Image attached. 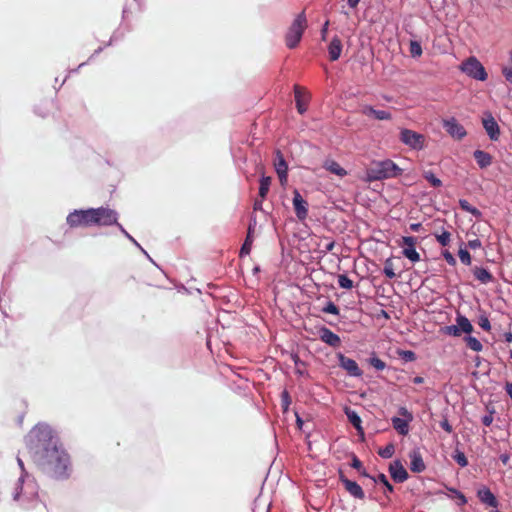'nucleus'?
Here are the masks:
<instances>
[{
    "mask_svg": "<svg viewBox=\"0 0 512 512\" xmlns=\"http://www.w3.org/2000/svg\"><path fill=\"white\" fill-rule=\"evenodd\" d=\"M28 453L37 467L54 478L67 476L69 455L47 426H35L25 438Z\"/></svg>",
    "mask_w": 512,
    "mask_h": 512,
    "instance_id": "nucleus-1",
    "label": "nucleus"
},
{
    "mask_svg": "<svg viewBox=\"0 0 512 512\" xmlns=\"http://www.w3.org/2000/svg\"><path fill=\"white\" fill-rule=\"evenodd\" d=\"M402 169L390 159L372 163L366 171L367 181H378L396 178L402 174Z\"/></svg>",
    "mask_w": 512,
    "mask_h": 512,
    "instance_id": "nucleus-2",
    "label": "nucleus"
},
{
    "mask_svg": "<svg viewBox=\"0 0 512 512\" xmlns=\"http://www.w3.org/2000/svg\"><path fill=\"white\" fill-rule=\"evenodd\" d=\"M307 27L308 21L305 10H303L295 17L285 34V44L289 49L298 46Z\"/></svg>",
    "mask_w": 512,
    "mask_h": 512,
    "instance_id": "nucleus-3",
    "label": "nucleus"
},
{
    "mask_svg": "<svg viewBox=\"0 0 512 512\" xmlns=\"http://www.w3.org/2000/svg\"><path fill=\"white\" fill-rule=\"evenodd\" d=\"M460 70L469 77L479 81H485L488 78V74L484 66L474 56H471L463 61L460 65Z\"/></svg>",
    "mask_w": 512,
    "mask_h": 512,
    "instance_id": "nucleus-4",
    "label": "nucleus"
},
{
    "mask_svg": "<svg viewBox=\"0 0 512 512\" xmlns=\"http://www.w3.org/2000/svg\"><path fill=\"white\" fill-rule=\"evenodd\" d=\"M92 209L74 210L69 213L66 222L71 228L95 226Z\"/></svg>",
    "mask_w": 512,
    "mask_h": 512,
    "instance_id": "nucleus-5",
    "label": "nucleus"
},
{
    "mask_svg": "<svg viewBox=\"0 0 512 512\" xmlns=\"http://www.w3.org/2000/svg\"><path fill=\"white\" fill-rule=\"evenodd\" d=\"M95 226H110L117 223V212L108 207L91 208Z\"/></svg>",
    "mask_w": 512,
    "mask_h": 512,
    "instance_id": "nucleus-6",
    "label": "nucleus"
},
{
    "mask_svg": "<svg viewBox=\"0 0 512 512\" xmlns=\"http://www.w3.org/2000/svg\"><path fill=\"white\" fill-rule=\"evenodd\" d=\"M418 241L414 236H403L398 241V246L402 248V254L412 263L419 262L421 260L420 254L416 250Z\"/></svg>",
    "mask_w": 512,
    "mask_h": 512,
    "instance_id": "nucleus-7",
    "label": "nucleus"
},
{
    "mask_svg": "<svg viewBox=\"0 0 512 512\" xmlns=\"http://www.w3.org/2000/svg\"><path fill=\"white\" fill-rule=\"evenodd\" d=\"M400 141L411 149L421 150L424 148L425 137L416 131L405 128L400 132Z\"/></svg>",
    "mask_w": 512,
    "mask_h": 512,
    "instance_id": "nucleus-8",
    "label": "nucleus"
},
{
    "mask_svg": "<svg viewBox=\"0 0 512 512\" xmlns=\"http://www.w3.org/2000/svg\"><path fill=\"white\" fill-rule=\"evenodd\" d=\"M398 413L404 417V419L393 417L391 419L392 426L400 435L405 436L409 432V422L413 420V415L406 407H400Z\"/></svg>",
    "mask_w": 512,
    "mask_h": 512,
    "instance_id": "nucleus-9",
    "label": "nucleus"
},
{
    "mask_svg": "<svg viewBox=\"0 0 512 512\" xmlns=\"http://www.w3.org/2000/svg\"><path fill=\"white\" fill-rule=\"evenodd\" d=\"M443 127L446 132L454 139H463L467 132L463 125H461L455 118L447 119L443 121Z\"/></svg>",
    "mask_w": 512,
    "mask_h": 512,
    "instance_id": "nucleus-10",
    "label": "nucleus"
},
{
    "mask_svg": "<svg viewBox=\"0 0 512 512\" xmlns=\"http://www.w3.org/2000/svg\"><path fill=\"white\" fill-rule=\"evenodd\" d=\"M293 207L299 220L306 219L308 215V203L303 199L298 190L293 191Z\"/></svg>",
    "mask_w": 512,
    "mask_h": 512,
    "instance_id": "nucleus-11",
    "label": "nucleus"
},
{
    "mask_svg": "<svg viewBox=\"0 0 512 512\" xmlns=\"http://www.w3.org/2000/svg\"><path fill=\"white\" fill-rule=\"evenodd\" d=\"M339 479L344 485L345 489L355 498L363 500L365 498L362 487L355 481L349 480L345 477L342 471L339 472Z\"/></svg>",
    "mask_w": 512,
    "mask_h": 512,
    "instance_id": "nucleus-12",
    "label": "nucleus"
},
{
    "mask_svg": "<svg viewBox=\"0 0 512 512\" xmlns=\"http://www.w3.org/2000/svg\"><path fill=\"white\" fill-rule=\"evenodd\" d=\"M339 366L347 371L350 376L360 377L362 370L359 368L355 360L344 356L343 354L338 355Z\"/></svg>",
    "mask_w": 512,
    "mask_h": 512,
    "instance_id": "nucleus-13",
    "label": "nucleus"
},
{
    "mask_svg": "<svg viewBox=\"0 0 512 512\" xmlns=\"http://www.w3.org/2000/svg\"><path fill=\"white\" fill-rule=\"evenodd\" d=\"M389 472L392 479L397 483H403L408 479V472L400 460H395L390 463Z\"/></svg>",
    "mask_w": 512,
    "mask_h": 512,
    "instance_id": "nucleus-14",
    "label": "nucleus"
},
{
    "mask_svg": "<svg viewBox=\"0 0 512 512\" xmlns=\"http://www.w3.org/2000/svg\"><path fill=\"white\" fill-rule=\"evenodd\" d=\"M360 113L368 118H374L377 120H391L392 115L389 111L376 110L371 105H362Z\"/></svg>",
    "mask_w": 512,
    "mask_h": 512,
    "instance_id": "nucleus-15",
    "label": "nucleus"
},
{
    "mask_svg": "<svg viewBox=\"0 0 512 512\" xmlns=\"http://www.w3.org/2000/svg\"><path fill=\"white\" fill-rule=\"evenodd\" d=\"M410 470L414 473H421L426 469L421 452L419 449H413L409 452Z\"/></svg>",
    "mask_w": 512,
    "mask_h": 512,
    "instance_id": "nucleus-16",
    "label": "nucleus"
},
{
    "mask_svg": "<svg viewBox=\"0 0 512 512\" xmlns=\"http://www.w3.org/2000/svg\"><path fill=\"white\" fill-rule=\"evenodd\" d=\"M276 154L277 160L275 161V170L278 174L281 185H284L287 182L288 165L280 151H277Z\"/></svg>",
    "mask_w": 512,
    "mask_h": 512,
    "instance_id": "nucleus-17",
    "label": "nucleus"
},
{
    "mask_svg": "<svg viewBox=\"0 0 512 512\" xmlns=\"http://www.w3.org/2000/svg\"><path fill=\"white\" fill-rule=\"evenodd\" d=\"M477 496L483 504H485L489 507L497 508L499 505L497 498L491 492V490L487 487H483L482 489H479L477 492Z\"/></svg>",
    "mask_w": 512,
    "mask_h": 512,
    "instance_id": "nucleus-18",
    "label": "nucleus"
},
{
    "mask_svg": "<svg viewBox=\"0 0 512 512\" xmlns=\"http://www.w3.org/2000/svg\"><path fill=\"white\" fill-rule=\"evenodd\" d=\"M483 126L491 140H498L500 136L499 125L491 115L483 119Z\"/></svg>",
    "mask_w": 512,
    "mask_h": 512,
    "instance_id": "nucleus-19",
    "label": "nucleus"
},
{
    "mask_svg": "<svg viewBox=\"0 0 512 512\" xmlns=\"http://www.w3.org/2000/svg\"><path fill=\"white\" fill-rule=\"evenodd\" d=\"M320 339L332 347H339L341 344L340 337L326 327L320 329Z\"/></svg>",
    "mask_w": 512,
    "mask_h": 512,
    "instance_id": "nucleus-20",
    "label": "nucleus"
},
{
    "mask_svg": "<svg viewBox=\"0 0 512 512\" xmlns=\"http://www.w3.org/2000/svg\"><path fill=\"white\" fill-rule=\"evenodd\" d=\"M343 45L338 36H334L328 45V54L330 61H336L340 58Z\"/></svg>",
    "mask_w": 512,
    "mask_h": 512,
    "instance_id": "nucleus-21",
    "label": "nucleus"
},
{
    "mask_svg": "<svg viewBox=\"0 0 512 512\" xmlns=\"http://www.w3.org/2000/svg\"><path fill=\"white\" fill-rule=\"evenodd\" d=\"M294 94L297 110L300 114H304L307 110V100H304L306 92L299 85H294Z\"/></svg>",
    "mask_w": 512,
    "mask_h": 512,
    "instance_id": "nucleus-22",
    "label": "nucleus"
},
{
    "mask_svg": "<svg viewBox=\"0 0 512 512\" xmlns=\"http://www.w3.org/2000/svg\"><path fill=\"white\" fill-rule=\"evenodd\" d=\"M323 168L329 171L332 174H335L340 177H344L347 175V171L340 166L338 162L333 159H326L323 163Z\"/></svg>",
    "mask_w": 512,
    "mask_h": 512,
    "instance_id": "nucleus-23",
    "label": "nucleus"
},
{
    "mask_svg": "<svg viewBox=\"0 0 512 512\" xmlns=\"http://www.w3.org/2000/svg\"><path fill=\"white\" fill-rule=\"evenodd\" d=\"M473 156L480 168H487L492 164V156L483 151V150H476L473 153Z\"/></svg>",
    "mask_w": 512,
    "mask_h": 512,
    "instance_id": "nucleus-24",
    "label": "nucleus"
},
{
    "mask_svg": "<svg viewBox=\"0 0 512 512\" xmlns=\"http://www.w3.org/2000/svg\"><path fill=\"white\" fill-rule=\"evenodd\" d=\"M473 273L475 278L483 284H487L493 280L492 274L485 268L475 267Z\"/></svg>",
    "mask_w": 512,
    "mask_h": 512,
    "instance_id": "nucleus-25",
    "label": "nucleus"
},
{
    "mask_svg": "<svg viewBox=\"0 0 512 512\" xmlns=\"http://www.w3.org/2000/svg\"><path fill=\"white\" fill-rule=\"evenodd\" d=\"M456 323L459 327L461 334H470L471 332H473V326L467 317L458 314L456 317Z\"/></svg>",
    "mask_w": 512,
    "mask_h": 512,
    "instance_id": "nucleus-26",
    "label": "nucleus"
},
{
    "mask_svg": "<svg viewBox=\"0 0 512 512\" xmlns=\"http://www.w3.org/2000/svg\"><path fill=\"white\" fill-rule=\"evenodd\" d=\"M345 413L347 415L349 422L356 428L358 432L363 434V428L361 426L362 421L360 416L355 411L348 408L346 409Z\"/></svg>",
    "mask_w": 512,
    "mask_h": 512,
    "instance_id": "nucleus-27",
    "label": "nucleus"
},
{
    "mask_svg": "<svg viewBox=\"0 0 512 512\" xmlns=\"http://www.w3.org/2000/svg\"><path fill=\"white\" fill-rule=\"evenodd\" d=\"M459 206L462 210L472 214L475 218L480 219L482 217V212L477 209L476 207H473L467 200L460 199L459 200Z\"/></svg>",
    "mask_w": 512,
    "mask_h": 512,
    "instance_id": "nucleus-28",
    "label": "nucleus"
},
{
    "mask_svg": "<svg viewBox=\"0 0 512 512\" xmlns=\"http://www.w3.org/2000/svg\"><path fill=\"white\" fill-rule=\"evenodd\" d=\"M271 185V177L268 176H262L260 179V186H259V197L264 200L269 192Z\"/></svg>",
    "mask_w": 512,
    "mask_h": 512,
    "instance_id": "nucleus-29",
    "label": "nucleus"
},
{
    "mask_svg": "<svg viewBox=\"0 0 512 512\" xmlns=\"http://www.w3.org/2000/svg\"><path fill=\"white\" fill-rule=\"evenodd\" d=\"M465 341L467 346L475 352H480L483 349V345L481 344V342L473 336H467L465 338Z\"/></svg>",
    "mask_w": 512,
    "mask_h": 512,
    "instance_id": "nucleus-30",
    "label": "nucleus"
},
{
    "mask_svg": "<svg viewBox=\"0 0 512 512\" xmlns=\"http://www.w3.org/2000/svg\"><path fill=\"white\" fill-rule=\"evenodd\" d=\"M369 478H371L374 482L382 483V485L386 487L388 492L392 493L394 491L393 486L390 484L385 474L380 473L377 475V477L370 476Z\"/></svg>",
    "mask_w": 512,
    "mask_h": 512,
    "instance_id": "nucleus-31",
    "label": "nucleus"
},
{
    "mask_svg": "<svg viewBox=\"0 0 512 512\" xmlns=\"http://www.w3.org/2000/svg\"><path fill=\"white\" fill-rule=\"evenodd\" d=\"M338 285L343 289H352L353 281L345 274H339L337 277Z\"/></svg>",
    "mask_w": 512,
    "mask_h": 512,
    "instance_id": "nucleus-32",
    "label": "nucleus"
},
{
    "mask_svg": "<svg viewBox=\"0 0 512 512\" xmlns=\"http://www.w3.org/2000/svg\"><path fill=\"white\" fill-rule=\"evenodd\" d=\"M383 273L385 276L389 279H393L396 277V274L394 272V265L391 258H388L384 263V269Z\"/></svg>",
    "mask_w": 512,
    "mask_h": 512,
    "instance_id": "nucleus-33",
    "label": "nucleus"
},
{
    "mask_svg": "<svg viewBox=\"0 0 512 512\" xmlns=\"http://www.w3.org/2000/svg\"><path fill=\"white\" fill-rule=\"evenodd\" d=\"M250 231H251V227H249L248 235L240 249V257H242L244 255H248L251 251L252 238L250 236Z\"/></svg>",
    "mask_w": 512,
    "mask_h": 512,
    "instance_id": "nucleus-34",
    "label": "nucleus"
},
{
    "mask_svg": "<svg viewBox=\"0 0 512 512\" xmlns=\"http://www.w3.org/2000/svg\"><path fill=\"white\" fill-rule=\"evenodd\" d=\"M436 240L441 246H447L451 241V233L444 230L440 234H435Z\"/></svg>",
    "mask_w": 512,
    "mask_h": 512,
    "instance_id": "nucleus-35",
    "label": "nucleus"
},
{
    "mask_svg": "<svg viewBox=\"0 0 512 512\" xmlns=\"http://www.w3.org/2000/svg\"><path fill=\"white\" fill-rule=\"evenodd\" d=\"M394 452H395L394 444L389 443L384 448L379 449L378 454L382 458L388 459L393 456Z\"/></svg>",
    "mask_w": 512,
    "mask_h": 512,
    "instance_id": "nucleus-36",
    "label": "nucleus"
},
{
    "mask_svg": "<svg viewBox=\"0 0 512 512\" xmlns=\"http://www.w3.org/2000/svg\"><path fill=\"white\" fill-rule=\"evenodd\" d=\"M424 178L430 183L433 187H440L442 186V181L437 178L434 173L431 171H425L423 174Z\"/></svg>",
    "mask_w": 512,
    "mask_h": 512,
    "instance_id": "nucleus-37",
    "label": "nucleus"
},
{
    "mask_svg": "<svg viewBox=\"0 0 512 512\" xmlns=\"http://www.w3.org/2000/svg\"><path fill=\"white\" fill-rule=\"evenodd\" d=\"M409 52L412 57H420L422 55V47L420 43L417 41H411Z\"/></svg>",
    "mask_w": 512,
    "mask_h": 512,
    "instance_id": "nucleus-38",
    "label": "nucleus"
},
{
    "mask_svg": "<svg viewBox=\"0 0 512 512\" xmlns=\"http://www.w3.org/2000/svg\"><path fill=\"white\" fill-rule=\"evenodd\" d=\"M351 466L354 468V469H357L361 475L365 476V477H370L369 474H367L366 470L363 469V465H362V462L358 459L357 456H353L352 458V463H351Z\"/></svg>",
    "mask_w": 512,
    "mask_h": 512,
    "instance_id": "nucleus-39",
    "label": "nucleus"
},
{
    "mask_svg": "<svg viewBox=\"0 0 512 512\" xmlns=\"http://www.w3.org/2000/svg\"><path fill=\"white\" fill-rule=\"evenodd\" d=\"M458 256L463 264H465V265L471 264V255L466 249L460 248L458 251Z\"/></svg>",
    "mask_w": 512,
    "mask_h": 512,
    "instance_id": "nucleus-40",
    "label": "nucleus"
},
{
    "mask_svg": "<svg viewBox=\"0 0 512 512\" xmlns=\"http://www.w3.org/2000/svg\"><path fill=\"white\" fill-rule=\"evenodd\" d=\"M443 332L447 335L454 336V337L461 336L458 325L445 326L443 328Z\"/></svg>",
    "mask_w": 512,
    "mask_h": 512,
    "instance_id": "nucleus-41",
    "label": "nucleus"
},
{
    "mask_svg": "<svg viewBox=\"0 0 512 512\" xmlns=\"http://www.w3.org/2000/svg\"><path fill=\"white\" fill-rule=\"evenodd\" d=\"M322 311L324 313H329L333 315H339V308L334 304V302L329 301L325 307H323Z\"/></svg>",
    "mask_w": 512,
    "mask_h": 512,
    "instance_id": "nucleus-42",
    "label": "nucleus"
},
{
    "mask_svg": "<svg viewBox=\"0 0 512 512\" xmlns=\"http://www.w3.org/2000/svg\"><path fill=\"white\" fill-rule=\"evenodd\" d=\"M23 491V481L22 478H19L16 486H15V493L13 494V499L15 501H19L21 499V493Z\"/></svg>",
    "mask_w": 512,
    "mask_h": 512,
    "instance_id": "nucleus-43",
    "label": "nucleus"
},
{
    "mask_svg": "<svg viewBox=\"0 0 512 512\" xmlns=\"http://www.w3.org/2000/svg\"><path fill=\"white\" fill-rule=\"evenodd\" d=\"M398 354L405 361H414L416 359L415 353L411 350H402Z\"/></svg>",
    "mask_w": 512,
    "mask_h": 512,
    "instance_id": "nucleus-44",
    "label": "nucleus"
},
{
    "mask_svg": "<svg viewBox=\"0 0 512 512\" xmlns=\"http://www.w3.org/2000/svg\"><path fill=\"white\" fill-rule=\"evenodd\" d=\"M510 62L512 64V51L510 52ZM502 74L505 77L506 81L512 84V67H503Z\"/></svg>",
    "mask_w": 512,
    "mask_h": 512,
    "instance_id": "nucleus-45",
    "label": "nucleus"
},
{
    "mask_svg": "<svg viewBox=\"0 0 512 512\" xmlns=\"http://www.w3.org/2000/svg\"><path fill=\"white\" fill-rule=\"evenodd\" d=\"M370 364L377 370H383L386 367L385 362L378 357H372L370 359Z\"/></svg>",
    "mask_w": 512,
    "mask_h": 512,
    "instance_id": "nucleus-46",
    "label": "nucleus"
},
{
    "mask_svg": "<svg viewBox=\"0 0 512 512\" xmlns=\"http://www.w3.org/2000/svg\"><path fill=\"white\" fill-rule=\"evenodd\" d=\"M478 324L485 331H490L491 330L490 321H489L488 317L485 316V315L480 316Z\"/></svg>",
    "mask_w": 512,
    "mask_h": 512,
    "instance_id": "nucleus-47",
    "label": "nucleus"
},
{
    "mask_svg": "<svg viewBox=\"0 0 512 512\" xmlns=\"http://www.w3.org/2000/svg\"><path fill=\"white\" fill-rule=\"evenodd\" d=\"M442 256L444 257V259L446 260V262L449 265H451V266H455L456 265L455 257L448 250H444L442 252Z\"/></svg>",
    "mask_w": 512,
    "mask_h": 512,
    "instance_id": "nucleus-48",
    "label": "nucleus"
},
{
    "mask_svg": "<svg viewBox=\"0 0 512 512\" xmlns=\"http://www.w3.org/2000/svg\"><path fill=\"white\" fill-rule=\"evenodd\" d=\"M455 461L461 466V467H465L468 465V460L466 458V456L464 455V453H458L455 457H454Z\"/></svg>",
    "mask_w": 512,
    "mask_h": 512,
    "instance_id": "nucleus-49",
    "label": "nucleus"
},
{
    "mask_svg": "<svg viewBox=\"0 0 512 512\" xmlns=\"http://www.w3.org/2000/svg\"><path fill=\"white\" fill-rule=\"evenodd\" d=\"M450 491H452L453 493L456 494V497L459 500V502H458L459 505L463 506V505H465L467 503V499H466L465 495L462 492H460V491H458L456 489H450Z\"/></svg>",
    "mask_w": 512,
    "mask_h": 512,
    "instance_id": "nucleus-50",
    "label": "nucleus"
},
{
    "mask_svg": "<svg viewBox=\"0 0 512 512\" xmlns=\"http://www.w3.org/2000/svg\"><path fill=\"white\" fill-rule=\"evenodd\" d=\"M440 427L445 430L447 433H452L453 431V428L451 426V424L449 423V421L444 418L441 422H440Z\"/></svg>",
    "mask_w": 512,
    "mask_h": 512,
    "instance_id": "nucleus-51",
    "label": "nucleus"
},
{
    "mask_svg": "<svg viewBox=\"0 0 512 512\" xmlns=\"http://www.w3.org/2000/svg\"><path fill=\"white\" fill-rule=\"evenodd\" d=\"M329 27V20L325 21L321 29V40L326 41Z\"/></svg>",
    "mask_w": 512,
    "mask_h": 512,
    "instance_id": "nucleus-52",
    "label": "nucleus"
},
{
    "mask_svg": "<svg viewBox=\"0 0 512 512\" xmlns=\"http://www.w3.org/2000/svg\"><path fill=\"white\" fill-rule=\"evenodd\" d=\"M481 241L479 239H473V240H469L468 241V246L471 248V249H477V248H480L481 247Z\"/></svg>",
    "mask_w": 512,
    "mask_h": 512,
    "instance_id": "nucleus-53",
    "label": "nucleus"
},
{
    "mask_svg": "<svg viewBox=\"0 0 512 512\" xmlns=\"http://www.w3.org/2000/svg\"><path fill=\"white\" fill-rule=\"evenodd\" d=\"M281 397H282V403H283V406H285V408H287V406H288V405H289V403H290L289 393H288L286 390H284V391L282 392Z\"/></svg>",
    "mask_w": 512,
    "mask_h": 512,
    "instance_id": "nucleus-54",
    "label": "nucleus"
},
{
    "mask_svg": "<svg viewBox=\"0 0 512 512\" xmlns=\"http://www.w3.org/2000/svg\"><path fill=\"white\" fill-rule=\"evenodd\" d=\"M493 421V417L491 415H486L482 418V423L485 426H490Z\"/></svg>",
    "mask_w": 512,
    "mask_h": 512,
    "instance_id": "nucleus-55",
    "label": "nucleus"
},
{
    "mask_svg": "<svg viewBox=\"0 0 512 512\" xmlns=\"http://www.w3.org/2000/svg\"><path fill=\"white\" fill-rule=\"evenodd\" d=\"M505 391L510 396L512 400V382H507L505 385Z\"/></svg>",
    "mask_w": 512,
    "mask_h": 512,
    "instance_id": "nucleus-56",
    "label": "nucleus"
},
{
    "mask_svg": "<svg viewBox=\"0 0 512 512\" xmlns=\"http://www.w3.org/2000/svg\"><path fill=\"white\" fill-rule=\"evenodd\" d=\"M262 198L260 200L256 199L254 202V210H261L262 209Z\"/></svg>",
    "mask_w": 512,
    "mask_h": 512,
    "instance_id": "nucleus-57",
    "label": "nucleus"
},
{
    "mask_svg": "<svg viewBox=\"0 0 512 512\" xmlns=\"http://www.w3.org/2000/svg\"><path fill=\"white\" fill-rule=\"evenodd\" d=\"M335 247V242L334 241H330L329 243H327L325 245V251L327 252H331Z\"/></svg>",
    "mask_w": 512,
    "mask_h": 512,
    "instance_id": "nucleus-58",
    "label": "nucleus"
},
{
    "mask_svg": "<svg viewBox=\"0 0 512 512\" xmlns=\"http://www.w3.org/2000/svg\"><path fill=\"white\" fill-rule=\"evenodd\" d=\"M500 460H501V462H502L504 465H506V464H508V462H509V460H510V457H509V455H508V454H502V455H500Z\"/></svg>",
    "mask_w": 512,
    "mask_h": 512,
    "instance_id": "nucleus-59",
    "label": "nucleus"
},
{
    "mask_svg": "<svg viewBox=\"0 0 512 512\" xmlns=\"http://www.w3.org/2000/svg\"><path fill=\"white\" fill-rule=\"evenodd\" d=\"M421 228V224L420 223H413L410 225V229L414 232H417L419 231V229Z\"/></svg>",
    "mask_w": 512,
    "mask_h": 512,
    "instance_id": "nucleus-60",
    "label": "nucleus"
},
{
    "mask_svg": "<svg viewBox=\"0 0 512 512\" xmlns=\"http://www.w3.org/2000/svg\"><path fill=\"white\" fill-rule=\"evenodd\" d=\"M347 2L351 8H356L357 5L359 4L360 0H347Z\"/></svg>",
    "mask_w": 512,
    "mask_h": 512,
    "instance_id": "nucleus-61",
    "label": "nucleus"
},
{
    "mask_svg": "<svg viewBox=\"0 0 512 512\" xmlns=\"http://www.w3.org/2000/svg\"><path fill=\"white\" fill-rule=\"evenodd\" d=\"M504 339H505L506 342L512 343V333L511 332H506L504 334Z\"/></svg>",
    "mask_w": 512,
    "mask_h": 512,
    "instance_id": "nucleus-62",
    "label": "nucleus"
},
{
    "mask_svg": "<svg viewBox=\"0 0 512 512\" xmlns=\"http://www.w3.org/2000/svg\"><path fill=\"white\" fill-rule=\"evenodd\" d=\"M423 381H424V380H423V378H422V377H420V376H417V377H415V378L413 379V382H414L415 384H421V383H423Z\"/></svg>",
    "mask_w": 512,
    "mask_h": 512,
    "instance_id": "nucleus-63",
    "label": "nucleus"
},
{
    "mask_svg": "<svg viewBox=\"0 0 512 512\" xmlns=\"http://www.w3.org/2000/svg\"><path fill=\"white\" fill-rule=\"evenodd\" d=\"M19 466L23 469V462L20 458L17 459Z\"/></svg>",
    "mask_w": 512,
    "mask_h": 512,
    "instance_id": "nucleus-64",
    "label": "nucleus"
}]
</instances>
